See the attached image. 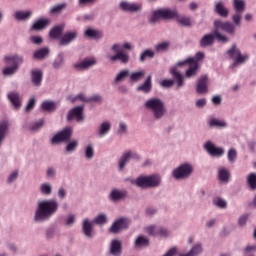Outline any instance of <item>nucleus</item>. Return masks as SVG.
I'll list each match as a JSON object with an SVG mask.
<instances>
[{
  "instance_id": "obj_6",
  "label": "nucleus",
  "mask_w": 256,
  "mask_h": 256,
  "mask_svg": "<svg viewBox=\"0 0 256 256\" xmlns=\"http://www.w3.org/2000/svg\"><path fill=\"white\" fill-rule=\"evenodd\" d=\"M230 59H233L234 63L232 64V67H237L238 65H243L245 61L249 59V55L247 54H241V50L237 48V45L234 44L231 49L227 51Z\"/></svg>"
},
{
  "instance_id": "obj_49",
  "label": "nucleus",
  "mask_w": 256,
  "mask_h": 256,
  "mask_svg": "<svg viewBox=\"0 0 256 256\" xmlns=\"http://www.w3.org/2000/svg\"><path fill=\"white\" fill-rule=\"evenodd\" d=\"M209 125L210 127H227V123H225V121H221L215 118L209 121Z\"/></svg>"
},
{
  "instance_id": "obj_30",
  "label": "nucleus",
  "mask_w": 256,
  "mask_h": 256,
  "mask_svg": "<svg viewBox=\"0 0 256 256\" xmlns=\"http://www.w3.org/2000/svg\"><path fill=\"white\" fill-rule=\"evenodd\" d=\"M110 253L111 255H114V256L121 255V241L113 240L111 242Z\"/></svg>"
},
{
  "instance_id": "obj_50",
  "label": "nucleus",
  "mask_w": 256,
  "mask_h": 256,
  "mask_svg": "<svg viewBox=\"0 0 256 256\" xmlns=\"http://www.w3.org/2000/svg\"><path fill=\"white\" fill-rule=\"evenodd\" d=\"M227 157L230 163H235V161H237V150H235V148H231L228 151Z\"/></svg>"
},
{
  "instance_id": "obj_8",
  "label": "nucleus",
  "mask_w": 256,
  "mask_h": 256,
  "mask_svg": "<svg viewBox=\"0 0 256 256\" xmlns=\"http://www.w3.org/2000/svg\"><path fill=\"white\" fill-rule=\"evenodd\" d=\"M183 65L189 66L185 73L187 79H191V77H197V73H199V62L193 58H187L184 61L178 62L177 67H183Z\"/></svg>"
},
{
  "instance_id": "obj_39",
  "label": "nucleus",
  "mask_w": 256,
  "mask_h": 256,
  "mask_svg": "<svg viewBox=\"0 0 256 256\" xmlns=\"http://www.w3.org/2000/svg\"><path fill=\"white\" fill-rule=\"evenodd\" d=\"M127 193L125 191L113 190L110 194L112 201H119L120 199H124Z\"/></svg>"
},
{
  "instance_id": "obj_1",
  "label": "nucleus",
  "mask_w": 256,
  "mask_h": 256,
  "mask_svg": "<svg viewBox=\"0 0 256 256\" xmlns=\"http://www.w3.org/2000/svg\"><path fill=\"white\" fill-rule=\"evenodd\" d=\"M59 203L55 200H44L38 204V209L35 214V221H46L52 215L57 213Z\"/></svg>"
},
{
  "instance_id": "obj_4",
  "label": "nucleus",
  "mask_w": 256,
  "mask_h": 256,
  "mask_svg": "<svg viewBox=\"0 0 256 256\" xmlns=\"http://www.w3.org/2000/svg\"><path fill=\"white\" fill-rule=\"evenodd\" d=\"M170 73L173 76L174 80L171 79H164L160 85L162 87H173V85H175V82L177 83V87H183V85H185L184 82V78L183 75H181V72H179V70L177 69V67H173L172 69H170Z\"/></svg>"
},
{
  "instance_id": "obj_41",
  "label": "nucleus",
  "mask_w": 256,
  "mask_h": 256,
  "mask_svg": "<svg viewBox=\"0 0 256 256\" xmlns=\"http://www.w3.org/2000/svg\"><path fill=\"white\" fill-rule=\"evenodd\" d=\"M47 55H49V48H41L34 53V59L41 61Z\"/></svg>"
},
{
  "instance_id": "obj_5",
  "label": "nucleus",
  "mask_w": 256,
  "mask_h": 256,
  "mask_svg": "<svg viewBox=\"0 0 256 256\" xmlns=\"http://www.w3.org/2000/svg\"><path fill=\"white\" fill-rule=\"evenodd\" d=\"M5 61L7 65H12V67H6L3 70V75H13L19 69V65L23 63V57L19 55L6 56Z\"/></svg>"
},
{
  "instance_id": "obj_58",
  "label": "nucleus",
  "mask_w": 256,
  "mask_h": 256,
  "mask_svg": "<svg viewBox=\"0 0 256 256\" xmlns=\"http://www.w3.org/2000/svg\"><path fill=\"white\" fill-rule=\"evenodd\" d=\"M43 125H45V122L43 120H39L38 122H35L33 124V126L31 127V130L37 131V130L41 129V127H43Z\"/></svg>"
},
{
  "instance_id": "obj_63",
  "label": "nucleus",
  "mask_w": 256,
  "mask_h": 256,
  "mask_svg": "<svg viewBox=\"0 0 256 256\" xmlns=\"http://www.w3.org/2000/svg\"><path fill=\"white\" fill-rule=\"evenodd\" d=\"M19 176V173L17 171H14L8 178V183H13L15 179Z\"/></svg>"
},
{
  "instance_id": "obj_35",
  "label": "nucleus",
  "mask_w": 256,
  "mask_h": 256,
  "mask_svg": "<svg viewBox=\"0 0 256 256\" xmlns=\"http://www.w3.org/2000/svg\"><path fill=\"white\" fill-rule=\"evenodd\" d=\"M154 57H155V51L151 49H146L140 55V63H145L147 59H153Z\"/></svg>"
},
{
  "instance_id": "obj_21",
  "label": "nucleus",
  "mask_w": 256,
  "mask_h": 256,
  "mask_svg": "<svg viewBox=\"0 0 256 256\" xmlns=\"http://www.w3.org/2000/svg\"><path fill=\"white\" fill-rule=\"evenodd\" d=\"M208 81L209 78L207 76H202L196 85V92L199 93V95H205L208 91Z\"/></svg>"
},
{
  "instance_id": "obj_9",
  "label": "nucleus",
  "mask_w": 256,
  "mask_h": 256,
  "mask_svg": "<svg viewBox=\"0 0 256 256\" xmlns=\"http://www.w3.org/2000/svg\"><path fill=\"white\" fill-rule=\"evenodd\" d=\"M233 6L236 13L232 16V21L239 27L241 26V19H243V11H245V0H234Z\"/></svg>"
},
{
  "instance_id": "obj_31",
  "label": "nucleus",
  "mask_w": 256,
  "mask_h": 256,
  "mask_svg": "<svg viewBox=\"0 0 256 256\" xmlns=\"http://www.w3.org/2000/svg\"><path fill=\"white\" fill-rule=\"evenodd\" d=\"M84 35L86 37H89V39H101V37H103V32L95 30L93 28H88Z\"/></svg>"
},
{
  "instance_id": "obj_15",
  "label": "nucleus",
  "mask_w": 256,
  "mask_h": 256,
  "mask_svg": "<svg viewBox=\"0 0 256 256\" xmlns=\"http://www.w3.org/2000/svg\"><path fill=\"white\" fill-rule=\"evenodd\" d=\"M67 119L68 121H73V119H76L78 123L83 121V106H77L70 110Z\"/></svg>"
},
{
  "instance_id": "obj_26",
  "label": "nucleus",
  "mask_w": 256,
  "mask_h": 256,
  "mask_svg": "<svg viewBox=\"0 0 256 256\" xmlns=\"http://www.w3.org/2000/svg\"><path fill=\"white\" fill-rule=\"evenodd\" d=\"M95 63H96L95 59L83 60L82 62L75 64L74 68L77 71H85V69H89V67H93Z\"/></svg>"
},
{
  "instance_id": "obj_61",
  "label": "nucleus",
  "mask_w": 256,
  "mask_h": 256,
  "mask_svg": "<svg viewBox=\"0 0 256 256\" xmlns=\"http://www.w3.org/2000/svg\"><path fill=\"white\" fill-rule=\"evenodd\" d=\"M195 59L197 61V63H199V61H203V59H205V53L204 52H197L195 57L192 58Z\"/></svg>"
},
{
  "instance_id": "obj_33",
  "label": "nucleus",
  "mask_w": 256,
  "mask_h": 256,
  "mask_svg": "<svg viewBox=\"0 0 256 256\" xmlns=\"http://www.w3.org/2000/svg\"><path fill=\"white\" fill-rule=\"evenodd\" d=\"M78 99H80V101H85L86 103H101V101H103V98H101L100 95L96 94L90 98H86L83 94L78 95Z\"/></svg>"
},
{
  "instance_id": "obj_28",
  "label": "nucleus",
  "mask_w": 256,
  "mask_h": 256,
  "mask_svg": "<svg viewBox=\"0 0 256 256\" xmlns=\"http://www.w3.org/2000/svg\"><path fill=\"white\" fill-rule=\"evenodd\" d=\"M82 229L86 237H88L89 239L93 237V222L89 221V219L84 220Z\"/></svg>"
},
{
  "instance_id": "obj_34",
  "label": "nucleus",
  "mask_w": 256,
  "mask_h": 256,
  "mask_svg": "<svg viewBox=\"0 0 256 256\" xmlns=\"http://www.w3.org/2000/svg\"><path fill=\"white\" fill-rule=\"evenodd\" d=\"M218 177L221 181L227 183V181H229V177H231V174L227 168L221 167L218 169Z\"/></svg>"
},
{
  "instance_id": "obj_11",
  "label": "nucleus",
  "mask_w": 256,
  "mask_h": 256,
  "mask_svg": "<svg viewBox=\"0 0 256 256\" xmlns=\"http://www.w3.org/2000/svg\"><path fill=\"white\" fill-rule=\"evenodd\" d=\"M227 25V22H223L221 20H215L214 21V35L217 39V41L221 42V43H227L229 41V38H227V36H224L222 34L219 33V30L221 31H225V26Z\"/></svg>"
},
{
  "instance_id": "obj_60",
  "label": "nucleus",
  "mask_w": 256,
  "mask_h": 256,
  "mask_svg": "<svg viewBox=\"0 0 256 256\" xmlns=\"http://www.w3.org/2000/svg\"><path fill=\"white\" fill-rule=\"evenodd\" d=\"M35 107V98H31L26 106V111H32V109Z\"/></svg>"
},
{
  "instance_id": "obj_54",
  "label": "nucleus",
  "mask_w": 256,
  "mask_h": 256,
  "mask_svg": "<svg viewBox=\"0 0 256 256\" xmlns=\"http://www.w3.org/2000/svg\"><path fill=\"white\" fill-rule=\"evenodd\" d=\"M94 222L97 224V225H103L105 223H107V216L105 214H100L98 215L95 219H94Z\"/></svg>"
},
{
  "instance_id": "obj_55",
  "label": "nucleus",
  "mask_w": 256,
  "mask_h": 256,
  "mask_svg": "<svg viewBox=\"0 0 256 256\" xmlns=\"http://www.w3.org/2000/svg\"><path fill=\"white\" fill-rule=\"evenodd\" d=\"M224 31L229 33V35H235V25L226 22V26L224 27Z\"/></svg>"
},
{
  "instance_id": "obj_48",
  "label": "nucleus",
  "mask_w": 256,
  "mask_h": 256,
  "mask_svg": "<svg viewBox=\"0 0 256 256\" xmlns=\"http://www.w3.org/2000/svg\"><path fill=\"white\" fill-rule=\"evenodd\" d=\"M143 77H145V71H139V72H134L131 74L130 76V80L131 81H141V79H143Z\"/></svg>"
},
{
  "instance_id": "obj_14",
  "label": "nucleus",
  "mask_w": 256,
  "mask_h": 256,
  "mask_svg": "<svg viewBox=\"0 0 256 256\" xmlns=\"http://www.w3.org/2000/svg\"><path fill=\"white\" fill-rule=\"evenodd\" d=\"M146 233H148V235H151L152 237H157V235H159L160 237H169L168 230L158 226L147 227Z\"/></svg>"
},
{
  "instance_id": "obj_45",
  "label": "nucleus",
  "mask_w": 256,
  "mask_h": 256,
  "mask_svg": "<svg viewBox=\"0 0 256 256\" xmlns=\"http://www.w3.org/2000/svg\"><path fill=\"white\" fill-rule=\"evenodd\" d=\"M136 247H147L149 245V239L145 236H139L135 241Z\"/></svg>"
},
{
  "instance_id": "obj_38",
  "label": "nucleus",
  "mask_w": 256,
  "mask_h": 256,
  "mask_svg": "<svg viewBox=\"0 0 256 256\" xmlns=\"http://www.w3.org/2000/svg\"><path fill=\"white\" fill-rule=\"evenodd\" d=\"M66 8H67V4H65V3L58 4L56 6H53L50 9V13H51V15H59V14L63 13V11H65Z\"/></svg>"
},
{
  "instance_id": "obj_20",
  "label": "nucleus",
  "mask_w": 256,
  "mask_h": 256,
  "mask_svg": "<svg viewBox=\"0 0 256 256\" xmlns=\"http://www.w3.org/2000/svg\"><path fill=\"white\" fill-rule=\"evenodd\" d=\"M108 58L112 63H115V61H119L124 65L129 63V53L125 52V50H121L113 56H108Z\"/></svg>"
},
{
  "instance_id": "obj_19",
  "label": "nucleus",
  "mask_w": 256,
  "mask_h": 256,
  "mask_svg": "<svg viewBox=\"0 0 256 256\" xmlns=\"http://www.w3.org/2000/svg\"><path fill=\"white\" fill-rule=\"evenodd\" d=\"M8 99L10 103H12L14 109H20L23 98H21V94L17 91H12L8 93Z\"/></svg>"
},
{
  "instance_id": "obj_59",
  "label": "nucleus",
  "mask_w": 256,
  "mask_h": 256,
  "mask_svg": "<svg viewBox=\"0 0 256 256\" xmlns=\"http://www.w3.org/2000/svg\"><path fill=\"white\" fill-rule=\"evenodd\" d=\"M30 39L34 45H41V43H43V38L41 36H32Z\"/></svg>"
},
{
  "instance_id": "obj_47",
  "label": "nucleus",
  "mask_w": 256,
  "mask_h": 256,
  "mask_svg": "<svg viewBox=\"0 0 256 256\" xmlns=\"http://www.w3.org/2000/svg\"><path fill=\"white\" fill-rule=\"evenodd\" d=\"M111 131V123L109 122H103L100 125V136L103 137V135H107V132Z\"/></svg>"
},
{
  "instance_id": "obj_17",
  "label": "nucleus",
  "mask_w": 256,
  "mask_h": 256,
  "mask_svg": "<svg viewBox=\"0 0 256 256\" xmlns=\"http://www.w3.org/2000/svg\"><path fill=\"white\" fill-rule=\"evenodd\" d=\"M79 35V33L74 30L72 32H66L63 34V36L60 39V46H65V45H69V43H73V41H75V39H77V36Z\"/></svg>"
},
{
  "instance_id": "obj_37",
  "label": "nucleus",
  "mask_w": 256,
  "mask_h": 256,
  "mask_svg": "<svg viewBox=\"0 0 256 256\" xmlns=\"http://www.w3.org/2000/svg\"><path fill=\"white\" fill-rule=\"evenodd\" d=\"M33 15L31 11L23 12V11H17L15 13V19L18 21H27Z\"/></svg>"
},
{
  "instance_id": "obj_56",
  "label": "nucleus",
  "mask_w": 256,
  "mask_h": 256,
  "mask_svg": "<svg viewBox=\"0 0 256 256\" xmlns=\"http://www.w3.org/2000/svg\"><path fill=\"white\" fill-rule=\"evenodd\" d=\"M52 188L49 184H42L41 185V192L44 193V195H51Z\"/></svg>"
},
{
  "instance_id": "obj_51",
  "label": "nucleus",
  "mask_w": 256,
  "mask_h": 256,
  "mask_svg": "<svg viewBox=\"0 0 256 256\" xmlns=\"http://www.w3.org/2000/svg\"><path fill=\"white\" fill-rule=\"evenodd\" d=\"M78 145H79V142H77V140H73L72 142L67 144L66 151L68 153H73V151H75V149H77Z\"/></svg>"
},
{
  "instance_id": "obj_36",
  "label": "nucleus",
  "mask_w": 256,
  "mask_h": 256,
  "mask_svg": "<svg viewBox=\"0 0 256 256\" xmlns=\"http://www.w3.org/2000/svg\"><path fill=\"white\" fill-rule=\"evenodd\" d=\"M151 87V76H148L146 81L141 86H138V91H143V93H149L151 91Z\"/></svg>"
},
{
  "instance_id": "obj_43",
  "label": "nucleus",
  "mask_w": 256,
  "mask_h": 256,
  "mask_svg": "<svg viewBox=\"0 0 256 256\" xmlns=\"http://www.w3.org/2000/svg\"><path fill=\"white\" fill-rule=\"evenodd\" d=\"M203 251V248L201 247V244H197L189 251L187 254H180L179 256H197L199 253Z\"/></svg>"
},
{
  "instance_id": "obj_27",
  "label": "nucleus",
  "mask_w": 256,
  "mask_h": 256,
  "mask_svg": "<svg viewBox=\"0 0 256 256\" xmlns=\"http://www.w3.org/2000/svg\"><path fill=\"white\" fill-rule=\"evenodd\" d=\"M50 21L47 18L40 19L36 21L32 26H31V31H42V29H45L47 25H49Z\"/></svg>"
},
{
  "instance_id": "obj_12",
  "label": "nucleus",
  "mask_w": 256,
  "mask_h": 256,
  "mask_svg": "<svg viewBox=\"0 0 256 256\" xmlns=\"http://www.w3.org/2000/svg\"><path fill=\"white\" fill-rule=\"evenodd\" d=\"M71 129L65 128L64 130L58 132L56 135L52 138V144L55 145L57 143H64L69 141L71 139Z\"/></svg>"
},
{
  "instance_id": "obj_44",
  "label": "nucleus",
  "mask_w": 256,
  "mask_h": 256,
  "mask_svg": "<svg viewBox=\"0 0 256 256\" xmlns=\"http://www.w3.org/2000/svg\"><path fill=\"white\" fill-rule=\"evenodd\" d=\"M176 21L183 27H191V18L189 17H185V16L179 17V14H178L176 17Z\"/></svg>"
},
{
  "instance_id": "obj_64",
  "label": "nucleus",
  "mask_w": 256,
  "mask_h": 256,
  "mask_svg": "<svg viewBox=\"0 0 256 256\" xmlns=\"http://www.w3.org/2000/svg\"><path fill=\"white\" fill-rule=\"evenodd\" d=\"M73 223H75V215L68 216L66 220V225H72Z\"/></svg>"
},
{
  "instance_id": "obj_53",
  "label": "nucleus",
  "mask_w": 256,
  "mask_h": 256,
  "mask_svg": "<svg viewBox=\"0 0 256 256\" xmlns=\"http://www.w3.org/2000/svg\"><path fill=\"white\" fill-rule=\"evenodd\" d=\"M214 205H216V207H219L220 209H225L227 208V201L223 200L222 198H216L214 200Z\"/></svg>"
},
{
  "instance_id": "obj_52",
  "label": "nucleus",
  "mask_w": 256,
  "mask_h": 256,
  "mask_svg": "<svg viewBox=\"0 0 256 256\" xmlns=\"http://www.w3.org/2000/svg\"><path fill=\"white\" fill-rule=\"evenodd\" d=\"M129 75V71L127 70H122L117 76H116V79H115V82L116 83H119L121 81H124L126 77H128Z\"/></svg>"
},
{
  "instance_id": "obj_57",
  "label": "nucleus",
  "mask_w": 256,
  "mask_h": 256,
  "mask_svg": "<svg viewBox=\"0 0 256 256\" xmlns=\"http://www.w3.org/2000/svg\"><path fill=\"white\" fill-rule=\"evenodd\" d=\"M85 155L87 159H93V156L95 155V152L93 151V147L91 145H88L85 151Z\"/></svg>"
},
{
  "instance_id": "obj_23",
  "label": "nucleus",
  "mask_w": 256,
  "mask_h": 256,
  "mask_svg": "<svg viewBox=\"0 0 256 256\" xmlns=\"http://www.w3.org/2000/svg\"><path fill=\"white\" fill-rule=\"evenodd\" d=\"M214 11L217 13V15L223 17L224 19L229 17V9L225 7V4L222 1H219L215 4Z\"/></svg>"
},
{
  "instance_id": "obj_7",
  "label": "nucleus",
  "mask_w": 256,
  "mask_h": 256,
  "mask_svg": "<svg viewBox=\"0 0 256 256\" xmlns=\"http://www.w3.org/2000/svg\"><path fill=\"white\" fill-rule=\"evenodd\" d=\"M179 13L175 9H160L154 11L150 21L152 23H157L160 19H177Z\"/></svg>"
},
{
  "instance_id": "obj_25",
  "label": "nucleus",
  "mask_w": 256,
  "mask_h": 256,
  "mask_svg": "<svg viewBox=\"0 0 256 256\" xmlns=\"http://www.w3.org/2000/svg\"><path fill=\"white\" fill-rule=\"evenodd\" d=\"M215 39H217V37L214 33L204 35L200 40V47H211V45L215 43Z\"/></svg>"
},
{
  "instance_id": "obj_24",
  "label": "nucleus",
  "mask_w": 256,
  "mask_h": 256,
  "mask_svg": "<svg viewBox=\"0 0 256 256\" xmlns=\"http://www.w3.org/2000/svg\"><path fill=\"white\" fill-rule=\"evenodd\" d=\"M31 81L35 87H41L43 81V71L41 70H32L31 72Z\"/></svg>"
},
{
  "instance_id": "obj_42",
  "label": "nucleus",
  "mask_w": 256,
  "mask_h": 256,
  "mask_svg": "<svg viewBox=\"0 0 256 256\" xmlns=\"http://www.w3.org/2000/svg\"><path fill=\"white\" fill-rule=\"evenodd\" d=\"M169 47H171V42L165 41V42H162V43H158L155 46V51L157 53H163V52L167 51V49H169Z\"/></svg>"
},
{
  "instance_id": "obj_3",
  "label": "nucleus",
  "mask_w": 256,
  "mask_h": 256,
  "mask_svg": "<svg viewBox=\"0 0 256 256\" xmlns=\"http://www.w3.org/2000/svg\"><path fill=\"white\" fill-rule=\"evenodd\" d=\"M146 109L153 111L156 119H161L165 115V103L159 98H152L145 103Z\"/></svg>"
},
{
  "instance_id": "obj_10",
  "label": "nucleus",
  "mask_w": 256,
  "mask_h": 256,
  "mask_svg": "<svg viewBox=\"0 0 256 256\" xmlns=\"http://www.w3.org/2000/svg\"><path fill=\"white\" fill-rule=\"evenodd\" d=\"M193 173V166L189 163L181 164L173 171V177L176 179H187Z\"/></svg>"
},
{
  "instance_id": "obj_62",
  "label": "nucleus",
  "mask_w": 256,
  "mask_h": 256,
  "mask_svg": "<svg viewBox=\"0 0 256 256\" xmlns=\"http://www.w3.org/2000/svg\"><path fill=\"white\" fill-rule=\"evenodd\" d=\"M207 105V100L205 98H202V99H198L196 101V107H205Z\"/></svg>"
},
{
  "instance_id": "obj_32",
  "label": "nucleus",
  "mask_w": 256,
  "mask_h": 256,
  "mask_svg": "<svg viewBox=\"0 0 256 256\" xmlns=\"http://www.w3.org/2000/svg\"><path fill=\"white\" fill-rule=\"evenodd\" d=\"M42 111H47L48 113H53L57 109V104L53 101H44L41 105Z\"/></svg>"
},
{
  "instance_id": "obj_16",
  "label": "nucleus",
  "mask_w": 256,
  "mask_h": 256,
  "mask_svg": "<svg viewBox=\"0 0 256 256\" xmlns=\"http://www.w3.org/2000/svg\"><path fill=\"white\" fill-rule=\"evenodd\" d=\"M127 219L120 218L116 220L109 229V233H119L122 229H127Z\"/></svg>"
},
{
  "instance_id": "obj_18",
  "label": "nucleus",
  "mask_w": 256,
  "mask_h": 256,
  "mask_svg": "<svg viewBox=\"0 0 256 256\" xmlns=\"http://www.w3.org/2000/svg\"><path fill=\"white\" fill-rule=\"evenodd\" d=\"M120 8L122 9V11H129L130 13H139V11L143 9V6L137 3L121 2Z\"/></svg>"
},
{
  "instance_id": "obj_22",
  "label": "nucleus",
  "mask_w": 256,
  "mask_h": 256,
  "mask_svg": "<svg viewBox=\"0 0 256 256\" xmlns=\"http://www.w3.org/2000/svg\"><path fill=\"white\" fill-rule=\"evenodd\" d=\"M129 159H139V155H137L131 151L124 153L119 162L120 171H123V169H125V165H127V163H129Z\"/></svg>"
},
{
  "instance_id": "obj_46",
  "label": "nucleus",
  "mask_w": 256,
  "mask_h": 256,
  "mask_svg": "<svg viewBox=\"0 0 256 256\" xmlns=\"http://www.w3.org/2000/svg\"><path fill=\"white\" fill-rule=\"evenodd\" d=\"M247 183L252 191H255L256 189V174L251 173L248 175Z\"/></svg>"
},
{
  "instance_id": "obj_2",
  "label": "nucleus",
  "mask_w": 256,
  "mask_h": 256,
  "mask_svg": "<svg viewBox=\"0 0 256 256\" xmlns=\"http://www.w3.org/2000/svg\"><path fill=\"white\" fill-rule=\"evenodd\" d=\"M135 185L141 189L159 187L161 185V177L157 175L140 176L135 180Z\"/></svg>"
},
{
  "instance_id": "obj_13",
  "label": "nucleus",
  "mask_w": 256,
  "mask_h": 256,
  "mask_svg": "<svg viewBox=\"0 0 256 256\" xmlns=\"http://www.w3.org/2000/svg\"><path fill=\"white\" fill-rule=\"evenodd\" d=\"M204 149L211 155V157H223L225 155V149L216 147L215 144L207 142L204 145Z\"/></svg>"
},
{
  "instance_id": "obj_29",
  "label": "nucleus",
  "mask_w": 256,
  "mask_h": 256,
  "mask_svg": "<svg viewBox=\"0 0 256 256\" xmlns=\"http://www.w3.org/2000/svg\"><path fill=\"white\" fill-rule=\"evenodd\" d=\"M64 29H65L64 25H58L56 27H53L49 33L51 39H60L61 35H63Z\"/></svg>"
},
{
  "instance_id": "obj_40",
  "label": "nucleus",
  "mask_w": 256,
  "mask_h": 256,
  "mask_svg": "<svg viewBox=\"0 0 256 256\" xmlns=\"http://www.w3.org/2000/svg\"><path fill=\"white\" fill-rule=\"evenodd\" d=\"M7 129H9V122L4 120L0 123V145L3 143V139H5V133H7Z\"/></svg>"
}]
</instances>
